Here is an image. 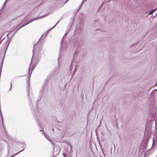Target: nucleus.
Returning <instances> with one entry per match:
<instances>
[{
    "label": "nucleus",
    "mask_w": 157,
    "mask_h": 157,
    "mask_svg": "<svg viewBox=\"0 0 157 157\" xmlns=\"http://www.w3.org/2000/svg\"><path fill=\"white\" fill-rule=\"evenodd\" d=\"M1 117H2V114L1 113ZM2 123H3V120H2Z\"/></svg>",
    "instance_id": "nucleus-7"
},
{
    "label": "nucleus",
    "mask_w": 157,
    "mask_h": 157,
    "mask_svg": "<svg viewBox=\"0 0 157 157\" xmlns=\"http://www.w3.org/2000/svg\"><path fill=\"white\" fill-rule=\"evenodd\" d=\"M22 76H19V77H22Z\"/></svg>",
    "instance_id": "nucleus-16"
},
{
    "label": "nucleus",
    "mask_w": 157,
    "mask_h": 157,
    "mask_svg": "<svg viewBox=\"0 0 157 157\" xmlns=\"http://www.w3.org/2000/svg\"><path fill=\"white\" fill-rule=\"evenodd\" d=\"M33 70H32V71H31V73H32V71L33 70Z\"/></svg>",
    "instance_id": "nucleus-13"
},
{
    "label": "nucleus",
    "mask_w": 157,
    "mask_h": 157,
    "mask_svg": "<svg viewBox=\"0 0 157 157\" xmlns=\"http://www.w3.org/2000/svg\"><path fill=\"white\" fill-rule=\"evenodd\" d=\"M34 49H33V54H34Z\"/></svg>",
    "instance_id": "nucleus-10"
},
{
    "label": "nucleus",
    "mask_w": 157,
    "mask_h": 157,
    "mask_svg": "<svg viewBox=\"0 0 157 157\" xmlns=\"http://www.w3.org/2000/svg\"><path fill=\"white\" fill-rule=\"evenodd\" d=\"M70 147H71V150L72 149V147L71 146H70Z\"/></svg>",
    "instance_id": "nucleus-9"
},
{
    "label": "nucleus",
    "mask_w": 157,
    "mask_h": 157,
    "mask_svg": "<svg viewBox=\"0 0 157 157\" xmlns=\"http://www.w3.org/2000/svg\"><path fill=\"white\" fill-rule=\"evenodd\" d=\"M47 16V15L46 14V15H43V16H40V17H37L36 18H35L34 19H32L30 20V21H29V22L27 23L25 25H23L21 27L19 28H18V25H17V26L16 27H15V26H13V27H12L10 29V31L11 32H12L13 31H14V30H15V29H17V30L15 31V33H15L19 29H20L21 27L24 26L25 25H27V24H29V23H30V22L33 21H34V20H37L38 19H39V18H42L44 17H46Z\"/></svg>",
    "instance_id": "nucleus-1"
},
{
    "label": "nucleus",
    "mask_w": 157,
    "mask_h": 157,
    "mask_svg": "<svg viewBox=\"0 0 157 157\" xmlns=\"http://www.w3.org/2000/svg\"><path fill=\"white\" fill-rule=\"evenodd\" d=\"M155 140H154V139L153 140V144H152V146L154 144H155Z\"/></svg>",
    "instance_id": "nucleus-6"
},
{
    "label": "nucleus",
    "mask_w": 157,
    "mask_h": 157,
    "mask_svg": "<svg viewBox=\"0 0 157 157\" xmlns=\"http://www.w3.org/2000/svg\"><path fill=\"white\" fill-rule=\"evenodd\" d=\"M35 46H36V45H34V46H33V47H34H34H35Z\"/></svg>",
    "instance_id": "nucleus-14"
},
{
    "label": "nucleus",
    "mask_w": 157,
    "mask_h": 157,
    "mask_svg": "<svg viewBox=\"0 0 157 157\" xmlns=\"http://www.w3.org/2000/svg\"><path fill=\"white\" fill-rule=\"evenodd\" d=\"M12 86V83L11 82V83H10V90L11 89V87Z\"/></svg>",
    "instance_id": "nucleus-8"
},
{
    "label": "nucleus",
    "mask_w": 157,
    "mask_h": 157,
    "mask_svg": "<svg viewBox=\"0 0 157 157\" xmlns=\"http://www.w3.org/2000/svg\"><path fill=\"white\" fill-rule=\"evenodd\" d=\"M59 22V21H58L56 23V24L53 26V27L51 29H49L48 31V32H49V31H50L52 29H53L54 27H55L56 25Z\"/></svg>",
    "instance_id": "nucleus-4"
},
{
    "label": "nucleus",
    "mask_w": 157,
    "mask_h": 157,
    "mask_svg": "<svg viewBox=\"0 0 157 157\" xmlns=\"http://www.w3.org/2000/svg\"><path fill=\"white\" fill-rule=\"evenodd\" d=\"M52 130H53V131H54V129H53V128H52Z\"/></svg>",
    "instance_id": "nucleus-15"
},
{
    "label": "nucleus",
    "mask_w": 157,
    "mask_h": 157,
    "mask_svg": "<svg viewBox=\"0 0 157 157\" xmlns=\"http://www.w3.org/2000/svg\"><path fill=\"white\" fill-rule=\"evenodd\" d=\"M156 9H153L152 10L148 13V15H150L152 14V13L155 11Z\"/></svg>",
    "instance_id": "nucleus-3"
},
{
    "label": "nucleus",
    "mask_w": 157,
    "mask_h": 157,
    "mask_svg": "<svg viewBox=\"0 0 157 157\" xmlns=\"http://www.w3.org/2000/svg\"><path fill=\"white\" fill-rule=\"evenodd\" d=\"M67 34V33H66L65 35H64V36H63V37H64V36H65Z\"/></svg>",
    "instance_id": "nucleus-11"
},
{
    "label": "nucleus",
    "mask_w": 157,
    "mask_h": 157,
    "mask_svg": "<svg viewBox=\"0 0 157 157\" xmlns=\"http://www.w3.org/2000/svg\"><path fill=\"white\" fill-rule=\"evenodd\" d=\"M44 136H45L46 138L49 141H50V137L48 136L46 134H45V133H44Z\"/></svg>",
    "instance_id": "nucleus-2"
},
{
    "label": "nucleus",
    "mask_w": 157,
    "mask_h": 157,
    "mask_svg": "<svg viewBox=\"0 0 157 157\" xmlns=\"http://www.w3.org/2000/svg\"><path fill=\"white\" fill-rule=\"evenodd\" d=\"M68 0H67L66 2H65V3H66L68 1Z\"/></svg>",
    "instance_id": "nucleus-12"
},
{
    "label": "nucleus",
    "mask_w": 157,
    "mask_h": 157,
    "mask_svg": "<svg viewBox=\"0 0 157 157\" xmlns=\"http://www.w3.org/2000/svg\"><path fill=\"white\" fill-rule=\"evenodd\" d=\"M85 1H83L82 2V3H81V6H80V7H79V9H80L81 7L82 6V5H83V3H84V2Z\"/></svg>",
    "instance_id": "nucleus-5"
}]
</instances>
